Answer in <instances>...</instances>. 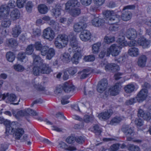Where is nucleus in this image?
Returning <instances> with one entry per match:
<instances>
[{"label": "nucleus", "mask_w": 151, "mask_h": 151, "mask_svg": "<svg viewBox=\"0 0 151 151\" xmlns=\"http://www.w3.org/2000/svg\"><path fill=\"white\" fill-rule=\"evenodd\" d=\"M61 6L56 5L55 7L52 10V12L54 16L56 17H58L60 14Z\"/></svg>", "instance_id": "34"}, {"label": "nucleus", "mask_w": 151, "mask_h": 151, "mask_svg": "<svg viewBox=\"0 0 151 151\" xmlns=\"http://www.w3.org/2000/svg\"><path fill=\"white\" fill-rule=\"evenodd\" d=\"M119 47L115 44H113L108 48L106 51V56H109L110 54L112 56H116L118 55L120 52Z\"/></svg>", "instance_id": "4"}, {"label": "nucleus", "mask_w": 151, "mask_h": 151, "mask_svg": "<svg viewBox=\"0 0 151 151\" xmlns=\"http://www.w3.org/2000/svg\"><path fill=\"white\" fill-rule=\"evenodd\" d=\"M34 6L33 4L31 1H28L26 5L25 8L27 11L29 13H30Z\"/></svg>", "instance_id": "46"}, {"label": "nucleus", "mask_w": 151, "mask_h": 151, "mask_svg": "<svg viewBox=\"0 0 151 151\" xmlns=\"http://www.w3.org/2000/svg\"><path fill=\"white\" fill-rule=\"evenodd\" d=\"M49 48L47 46H44L40 50L41 54L43 56L47 55Z\"/></svg>", "instance_id": "55"}, {"label": "nucleus", "mask_w": 151, "mask_h": 151, "mask_svg": "<svg viewBox=\"0 0 151 151\" xmlns=\"http://www.w3.org/2000/svg\"><path fill=\"white\" fill-rule=\"evenodd\" d=\"M24 131L22 128H17V126H16V129H14L11 134H14L15 139H19L24 133Z\"/></svg>", "instance_id": "21"}, {"label": "nucleus", "mask_w": 151, "mask_h": 151, "mask_svg": "<svg viewBox=\"0 0 151 151\" xmlns=\"http://www.w3.org/2000/svg\"><path fill=\"white\" fill-rule=\"evenodd\" d=\"M39 12L42 14H45L47 12L48 9L47 7L45 4H41L38 6Z\"/></svg>", "instance_id": "35"}, {"label": "nucleus", "mask_w": 151, "mask_h": 151, "mask_svg": "<svg viewBox=\"0 0 151 151\" xmlns=\"http://www.w3.org/2000/svg\"><path fill=\"white\" fill-rule=\"evenodd\" d=\"M147 94V90L146 89H142L136 97L137 101L138 102H142L146 99Z\"/></svg>", "instance_id": "10"}, {"label": "nucleus", "mask_w": 151, "mask_h": 151, "mask_svg": "<svg viewBox=\"0 0 151 151\" xmlns=\"http://www.w3.org/2000/svg\"><path fill=\"white\" fill-rule=\"evenodd\" d=\"M84 60L86 62H93L95 60V56L92 55L85 56Z\"/></svg>", "instance_id": "51"}, {"label": "nucleus", "mask_w": 151, "mask_h": 151, "mask_svg": "<svg viewBox=\"0 0 151 151\" xmlns=\"http://www.w3.org/2000/svg\"><path fill=\"white\" fill-rule=\"evenodd\" d=\"M47 54L46 58L49 60H50L55 55V51L54 49L50 48Z\"/></svg>", "instance_id": "36"}, {"label": "nucleus", "mask_w": 151, "mask_h": 151, "mask_svg": "<svg viewBox=\"0 0 151 151\" xmlns=\"http://www.w3.org/2000/svg\"><path fill=\"white\" fill-rule=\"evenodd\" d=\"M135 89V86L132 84L127 85L124 88L125 92L127 93H130L133 91Z\"/></svg>", "instance_id": "41"}, {"label": "nucleus", "mask_w": 151, "mask_h": 151, "mask_svg": "<svg viewBox=\"0 0 151 151\" xmlns=\"http://www.w3.org/2000/svg\"><path fill=\"white\" fill-rule=\"evenodd\" d=\"M49 24L51 25L52 28L55 29H58V24L56 22H55L54 20H51L48 22Z\"/></svg>", "instance_id": "54"}, {"label": "nucleus", "mask_w": 151, "mask_h": 151, "mask_svg": "<svg viewBox=\"0 0 151 151\" xmlns=\"http://www.w3.org/2000/svg\"><path fill=\"white\" fill-rule=\"evenodd\" d=\"M91 34L90 32L87 30H83L80 35V38L83 41L86 42L91 38Z\"/></svg>", "instance_id": "13"}, {"label": "nucleus", "mask_w": 151, "mask_h": 151, "mask_svg": "<svg viewBox=\"0 0 151 151\" xmlns=\"http://www.w3.org/2000/svg\"><path fill=\"white\" fill-rule=\"evenodd\" d=\"M66 141L69 144L73 143L76 141V137L73 136L68 137L67 138Z\"/></svg>", "instance_id": "62"}, {"label": "nucleus", "mask_w": 151, "mask_h": 151, "mask_svg": "<svg viewBox=\"0 0 151 151\" xmlns=\"http://www.w3.org/2000/svg\"><path fill=\"white\" fill-rule=\"evenodd\" d=\"M114 41V37H110L106 36L104 38V41L107 44L112 43Z\"/></svg>", "instance_id": "60"}, {"label": "nucleus", "mask_w": 151, "mask_h": 151, "mask_svg": "<svg viewBox=\"0 0 151 151\" xmlns=\"http://www.w3.org/2000/svg\"><path fill=\"white\" fill-rule=\"evenodd\" d=\"M81 51L74 52L73 55L71 59V60L73 63L77 64L78 63V60L81 57Z\"/></svg>", "instance_id": "26"}, {"label": "nucleus", "mask_w": 151, "mask_h": 151, "mask_svg": "<svg viewBox=\"0 0 151 151\" xmlns=\"http://www.w3.org/2000/svg\"><path fill=\"white\" fill-rule=\"evenodd\" d=\"M108 84L106 78L101 79L99 81L97 85V91L100 93L103 92L106 88Z\"/></svg>", "instance_id": "7"}, {"label": "nucleus", "mask_w": 151, "mask_h": 151, "mask_svg": "<svg viewBox=\"0 0 151 151\" xmlns=\"http://www.w3.org/2000/svg\"><path fill=\"white\" fill-rule=\"evenodd\" d=\"M68 71L69 74L73 75L77 72V70L75 67H72L68 68Z\"/></svg>", "instance_id": "58"}, {"label": "nucleus", "mask_w": 151, "mask_h": 151, "mask_svg": "<svg viewBox=\"0 0 151 151\" xmlns=\"http://www.w3.org/2000/svg\"><path fill=\"white\" fill-rule=\"evenodd\" d=\"M13 66L14 69L18 71L22 72L24 70V68L23 66L19 64H15Z\"/></svg>", "instance_id": "56"}, {"label": "nucleus", "mask_w": 151, "mask_h": 151, "mask_svg": "<svg viewBox=\"0 0 151 151\" xmlns=\"http://www.w3.org/2000/svg\"><path fill=\"white\" fill-rule=\"evenodd\" d=\"M105 70H106L115 72L119 70V66L114 63H108L105 66Z\"/></svg>", "instance_id": "16"}, {"label": "nucleus", "mask_w": 151, "mask_h": 151, "mask_svg": "<svg viewBox=\"0 0 151 151\" xmlns=\"http://www.w3.org/2000/svg\"><path fill=\"white\" fill-rule=\"evenodd\" d=\"M73 118L75 119L78 120L80 122L84 121L86 123H88L93 121L94 119V117L92 115L89 116L88 115H85L83 119L79 116L77 115H74Z\"/></svg>", "instance_id": "11"}, {"label": "nucleus", "mask_w": 151, "mask_h": 151, "mask_svg": "<svg viewBox=\"0 0 151 151\" xmlns=\"http://www.w3.org/2000/svg\"><path fill=\"white\" fill-rule=\"evenodd\" d=\"M122 120V118L120 117H116L111 120L110 124L112 125H115L119 123Z\"/></svg>", "instance_id": "45"}, {"label": "nucleus", "mask_w": 151, "mask_h": 151, "mask_svg": "<svg viewBox=\"0 0 151 151\" xmlns=\"http://www.w3.org/2000/svg\"><path fill=\"white\" fill-rule=\"evenodd\" d=\"M33 74L35 76L39 75L40 73H41V71L40 66H34L32 70Z\"/></svg>", "instance_id": "47"}, {"label": "nucleus", "mask_w": 151, "mask_h": 151, "mask_svg": "<svg viewBox=\"0 0 151 151\" xmlns=\"http://www.w3.org/2000/svg\"><path fill=\"white\" fill-rule=\"evenodd\" d=\"M10 10L6 5H2L0 6V19H6L9 15Z\"/></svg>", "instance_id": "9"}, {"label": "nucleus", "mask_w": 151, "mask_h": 151, "mask_svg": "<svg viewBox=\"0 0 151 151\" xmlns=\"http://www.w3.org/2000/svg\"><path fill=\"white\" fill-rule=\"evenodd\" d=\"M132 15V14L130 12L126 11L122 13V18L124 21H127L131 19Z\"/></svg>", "instance_id": "32"}, {"label": "nucleus", "mask_w": 151, "mask_h": 151, "mask_svg": "<svg viewBox=\"0 0 151 151\" xmlns=\"http://www.w3.org/2000/svg\"><path fill=\"white\" fill-rule=\"evenodd\" d=\"M41 31L38 28L34 29L33 31V35L35 36H39L41 35Z\"/></svg>", "instance_id": "64"}, {"label": "nucleus", "mask_w": 151, "mask_h": 151, "mask_svg": "<svg viewBox=\"0 0 151 151\" xmlns=\"http://www.w3.org/2000/svg\"><path fill=\"white\" fill-rule=\"evenodd\" d=\"M90 70L88 69H85L82 71H79L78 74L80 75L81 79H83L87 77L89 75Z\"/></svg>", "instance_id": "31"}, {"label": "nucleus", "mask_w": 151, "mask_h": 151, "mask_svg": "<svg viewBox=\"0 0 151 151\" xmlns=\"http://www.w3.org/2000/svg\"><path fill=\"white\" fill-rule=\"evenodd\" d=\"M78 42L76 40V36L73 35L70 39V47L68 50L70 53L76 52L81 51V48L78 46Z\"/></svg>", "instance_id": "2"}, {"label": "nucleus", "mask_w": 151, "mask_h": 151, "mask_svg": "<svg viewBox=\"0 0 151 151\" xmlns=\"http://www.w3.org/2000/svg\"><path fill=\"white\" fill-rule=\"evenodd\" d=\"M16 5V3L13 0H10L9 1L6 6H7L10 9L11 8H14L15 7Z\"/></svg>", "instance_id": "63"}, {"label": "nucleus", "mask_w": 151, "mask_h": 151, "mask_svg": "<svg viewBox=\"0 0 151 151\" xmlns=\"http://www.w3.org/2000/svg\"><path fill=\"white\" fill-rule=\"evenodd\" d=\"M120 83H116L113 87L110 88L109 91L111 95L114 96L119 93V88L120 86Z\"/></svg>", "instance_id": "17"}, {"label": "nucleus", "mask_w": 151, "mask_h": 151, "mask_svg": "<svg viewBox=\"0 0 151 151\" xmlns=\"http://www.w3.org/2000/svg\"><path fill=\"white\" fill-rule=\"evenodd\" d=\"M87 27L86 24L83 22H79L75 23L73 27L74 31L77 32H80L85 29Z\"/></svg>", "instance_id": "12"}, {"label": "nucleus", "mask_w": 151, "mask_h": 151, "mask_svg": "<svg viewBox=\"0 0 151 151\" xmlns=\"http://www.w3.org/2000/svg\"><path fill=\"white\" fill-rule=\"evenodd\" d=\"M139 49L135 47H130L128 51L129 55L132 57H137L139 54Z\"/></svg>", "instance_id": "25"}, {"label": "nucleus", "mask_w": 151, "mask_h": 151, "mask_svg": "<svg viewBox=\"0 0 151 151\" xmlns=\"http://www.w3.org/2000/svg\"><path fill=\"white\" fill-rule=\"evenodd\" d=\"M128 150L129 151H140V148L139 146L131 144L128 145Z\"/></svg>", "instance_id": "44"}, {"label": "nucleus", "mask_w": 151, "mask_h": 151, "mask_svg": "<svg viewBox=\"0 0 151 151\" xmlns=\"http://www.w3.org/2000/svg\"><path fill=\"white\" fill-rule=\"evenodd\" d=\"M67 36L65 34L59 35L55 42V45L56 47L61 48L65 47L68 43Z\"/></svg>", "instance_id": "1"}, {"label": "nucleus", "mask_w": 151, "mask_h": 151, "mask_svg": "<svg viewBox=\"0 0 151 151\" xmlns=\"http://www.w3.org/2000/svg\"><path fill=\"white\" fill-rule=\"evenodd\" d=\"M7 44L9 47H14L17 45V41L13 38H11L9 40Z\"/></svg>", "instance_id": "40"}, {"label": "nucleus", "mask_w": 151, "mask_h": 151, "mask_svg": "<svg viewBox=\"0 0 151 151\" xmlns=\"http://www.w3.org/2000/svg\"><path fill=\"white\" fill-rule=\"evenodd\" d=\"M125 37L122 33H121L119 36V42L121 44V45L122 46H126L127 43L124 41Z\"/></svg>", "instance_id": "39"}, {"label": "nucleus", "mask_w": 151, "mask_h": 151, "mask_svg": "<svg viewBox=\"0 0 151 151\" xmlns=\"http://www.w3.org/2000/svg\"><path fill=\"white\" fill-rule=\"evenodd\" d=\"M138 44L139 45L142 46L143 48H146L149 46L150 41L144 37H141L138 39Z\"/></svg>", "instance_id": "20"}, {"label": "nucleus", "mask_w": 151, "mask_h": 151, "mask_svg": "<svg viewBox=\"0 0 151 151\" xmlns=\"http://www.w3.org/2000/svg\"><path fill=\"white\" fill-rule=\"evenodd\" d=\"M137 101L136 97L131 98L130 99L127 100L125 103L127 105H132L135 103Z\"/></svg>", "instance_id": "57"}, {"label": "nucleus", "mask_w": 151, "mask_h": 151, "mask_svg": "<svg viewBox=\"0 0 151 151\" xmlns=\"http://www.w3.org/2000/svg\"><path fill=\"white\" fill-rule=\"evenodd\" d=\"M75 4L74 2L68 1L65 4V9L66 10H70L73 7L75 6Z\"/></svg>", "instance_id": "53"}, {"label": "nucleus", "mask_w": 151, "mask_h": 151, "mask_svg": "<svg viewBox=\"0 0 151 151\" xmlns=\"http://www.w3.org/2000/svg\"><path fill=\"white\" fill-rule=\"evenodd\" d=\"M40 66L41 73L48 74L51 71V68L49 67L48 65L43 64Z\"/></svg>", "instance_id": "33"}, {"label": "nucleus", "mask_w": 151, "mask_h": 151, "mask_svg": "<svg viewBox=\"0 0 151 151\" xmlns=\"http://www.w3.org/2000/svg\"><path fill=\"white\" fill-rule=\"evenodd\" d=\"M26 1V0H17V6L19 8L23 7Z\"/></svg>", "instance_id": "59"}, {"label": "nucleus", "mask_w": 151, "mask_h": 151, "mask_svg": "<svg viewBox=\"0 0 151 151\" xmlns=\"http://www.w3.org/2000/svg\"><path fill=\"white\" fill-rule=\"evenodd\" d=\"M10 16L11 19L14 21L19 18L20 13L18 10L15 9L11 12Z\"/></svg>", "instance_id": "23"}, {"label": "nucleus", "mask_w": 151, "mask_h": 151, "mask_svg": "<svg viewBox=\"0 0 151 151\" xmlns=\"http://www.w3.org/2000/svg\"><path fill=\"white\" fill-rule=\"evenodd\" d=\"M92 23L93 25L95 27H99L104 25V21L103 19L96 17L92 20Z\"/></svg>", "instance_id": "22"}, {"label": "nucleus", "mask_w": 151, "mask_h": 151, "mask_svg": "<svg viewBox=\"0 0 151 151\" xmlns=\"http://www.w3.org/2000/svg\"><path fill=\"white\" fill-rule=\"evenodd\" d=\"M21 32V28L19 26H16L12 28V35L14 37H17Z\"/></svg>", "instance_id": "30"}, {"label": "nucleus", "mask_w": 151, "mask_h": 151, "mask_svg": "<svg viewBox=\"0 0 151 151\" xmlns=\"http://www.w3.org/2000/svg\"><path fill=\"white\" fill-rule=\"evenodd\" d=\"M58 148L70 151L75 150L76 149V148L73 146L68 147L67 145L65 143L62 141H60L58 143Z\"/></svg>", "instance_id": "19"}, {"label": "nucleus", "mask_w": 151, "mask_h": 151, "mask_svg": "<svg viewBox=\"0 0 151 151\" xmlns=\"http://www.w3.org/2000/svg\"><path fill=\"white\" fill-rule=\"evenodd\" d=\"M104 14L109 21H114V23H118L120 20V17L116 15H114L113 11L106 10L104 12Z\"/></svg>", "instance_id": "3"}, {"label": "nucleus", "mask_w": 151, "mask_h": 151, "mask_svg": "<svg viewBox=\"0 0 151 151\" xmlns=\"http://www.w3.org/2000/svg\"><path fill=\"white\" fill-rule=\"evenodd\" d=\"M113 22L112 23H111V24L109 27V29L111 31H117L118 30L119 27L118 25L115 24L117 23H114V21H112Z\"/></svg>", "instance_id": "49"}, {"label": "nucleus", "mask_w": 151, "mask_h": 151, "mask_svg": "<svg viewBox=\"0 0 151 151\" xmlns=\"http://www.w3.org/2000/svg\"><path fill=\"white\" fill-rule=\"evenodd\" d=\"M147 60V58L144 55H141L138 58L137 64L140 67L143 68L145 66Z\"/></svg>", "instance_id": "24"}, {"label": "nucleus", "mask_w": 151, "mask_h": 151, "mask_svg": "<svg viewBox=\"0 0 151 151\" xmlns=\"http://www.w3.org/2000/svg\"><path fill=\"white\" fill-rule=\"evenodd\" d=\"M112 114V113L111 111H107L99 114L98 116L101 120H106L110 117Z\"/></svg>", "instance_id": "18"}, {"label": "nucleus", "mask_w": 151, "mask_h": 151, "mask_svg": "<svg viewBox=\"0 0 151 151\" xmlns=\"http://www.w3.org/2000/svg\"><path fill=\"white\" fill-rule=\"evenodd\" d=\"M6 57L7 60L10 62H12L15 58V56L14 53L10 51L6 53Z\"/></svg>", "instance_id": "37"}, {"label": "nucleus", "mask_w": 151, "mask_h": 151, "mask_svg": "<svg viewBox=\"0 0 151 151\" xmlns=\"http://www.w3.org/2000/svg\"><path fill=\"white\" fill-rule=\"evenodd\" d=\"M18 59L21 62L24 61V60H27V56L25 52H20L17 55Z\"/></svg>", "instance_id": "42"}, {"label": "nucleus", "mask_w": 151, "mask_h": 151, "mask_svg": "<svg viewBox=\"0 0 151 151\" xmlns=\"http://www.w3.org/2000/svg\"><path fill=\"white\" fill-rule=\"evenodd\" d=\"M62 88L65 93L72 94H73L75 88L74 86L71 83L67 82L63 84Z\"/></svg>", "instance_id": "8"}, {"label": "nucleus", "mask_w": 151, "mask_h": 151, "mask_svg": "<svg viewBox=\"0 0 151 151\" xmlns=\"http://www.w3.org/2000/svg\"><path fill=\"white\" fill-rule=\"evenodd\" d=\"M81 12L80 9L78 7L73 8L70 10L69 12L70 15L73 17H76L78 16Z\"/></svg>", "instance_id": "28"}, {"label": "nucleus", "mask_w": 151, "mask_h": 151, "mask_svg": "<svg viewBox=\"0 0 151 151\" xmlns=\"http://www.w3.org/2000/svg\"><path fill=\"white\" fill-rule=\"evenodd\" d=\"M122 131L127 136H131L134 132L133 129L128 125H124L122 126Z\"/></svg>", "instance_id": "14"}, {"label": "nucleus", "mask_w": 151, "mask_h": 151, "mask_svg": "<svg viewBox=\"0 0 151 151\" xmlns=\"http://www.w3.org/2000/svg\"><path fill=\"white\" fill-rule=\"evenodd\" d=\"M33 46L32 45H29L26 49V53L29 55H31L34 51Z\"/></svg>", "instance_id": "52"}, {"label": "nucleus", "mask_w": 151, "mask_h": 151, "mask_svg": "<svg viewBox=\"0 0 151 151\" xmlns=\"http://www.w3.org/2000/svg\"><path fill=\"white\" fill-rule=\"evenodd\" d=\"M32 57L33 60V63L34 64L37 65L42 63V60L39 55L33 54L32 55Z\"/></svg>", "instance_id": "29"}, {"label": "nucleus", "mask_w": 151, "mask_h": 151, "mask_svg": "<svg viewBox=\"0 0 151 151\" xmlns=\"http://www.w3.org/2000/svg\"><path fill=\"white\" fill-rule=\"evenodd\" d=\"M126 36L129 40L134 39L137 37V32L134 29L129 28L126 32Z\"/></svg>", "instance_id": "15"}, {"label": "nucleus", "mask_w": 151, "mask_h": 151, "mask_svg": "<svg viewBox=\"0 0 151 151\" xmlns=\"http://www.w3.org/2000/svg\"><path fill=\"white\" fill-rule=\"evenodd\" d=\"M26 113H27V116L29 115H32L33 116H36L37 115V113L35 111L33 110L28 108L25 109Z\"/></svg>", "instance_id": "48"}, {"label": "nucleus", "mask_w": 151, "mask_h": 151, "mask_svg": "<svg viewBox=\"0 0 151 151\" xmlns=\"http://www.w3.org/2000/svg\"><path fill=\"white\" fill-rule=\"evenodd\" d=\"M34 46L36 50L40 51L43 47V46L40 42H36Z\"/></svg>", "instance_id": "61"}, {"label": "nucleus", "mask_w": 151, "mask_h": 151, "mask_svg": "<svg viewBox=\"0 0 151 151\" xmlns=\"http://www.w3.org/2000/svg\"><path fill=\"white\" fill-rule=\"evenodd\" d=\"M6 97L7 98V100L10 102H13L15 101L17 99V97L14 94H10L9 95L8 93H7L6 94H4L2 99L4 100Z\"/></svg>", "instance_id": "27"}, {"label": "nucleus", "mask_w": 151, "mask_h": 151, "mask_svg": "<svg viewBox=\"0 0 151 151\" xmlns=\"http://www.w3.org/2000/svg\"><path fill=\"white\" fill-rule=\"evenodd\" d=\"M93 131L96 135H99L102 132L101 128H100L99 126L97 124H95L93 128Z\"/></svg>", "instance_id": "38"}, {"label": "nucleus", "mask_w": 151, "mask_h": 151, "mask_svg": "<svg viewBox=\"0 0 151 151\" xmlns=\"http://www.w3.org/2000/svg\"><path fill=\"white\" fill-rule=\"evenodd\" d=\"M101 45V43L98 42L94 44L92 47V51L94 53H96L99 51V49Z\"/></svg>", "instance_id": "43"}, {"label": "nucleus", "mask_w": 151, "mask_h": 151, "mask_svg": "<svg viewBox=\"0 0 151 151\" xmlns=\"http://www.w3.org/2000/svg\"><path fill=\"white\" fill-rule=\"evenodd\" d=\"M6 127V132L12 134L14 129L16 128V123L13 122L10 123V122L7 120H4L3 122Z\"/></svg>", "instance_id": "5"}, {"label": "nucleus", "mask_w": 151, "mask_h": 151, "mask_svg": "<svg viewBox=\"0 0 151 151\" xmlns=\"http://www.w3.org/2000/svg\"><path fill=\"white\" fill-rule=\"evenodd\" d=\"M42 36L44 38L51 40L54 37L55 33L51 28L48 27L44 30Z\"/></svg>", "instance_id": "6"}, {"label": "nucleus", "mask_w": 151, "mask_h": 151, "mask_svg": "<svg viewBox=\"0 0 151 151\" xmlns=\"http://www.w3.org/2000/svg\"><path fill=\"white\" fill-rule=\"evenodd\" d=\"M4 20L2 21L1 26L4 27H9L11 24V22L10 20L6 19H3Z\"/></svg>", "instance_id": "50"}]
</instances>
